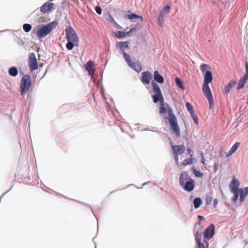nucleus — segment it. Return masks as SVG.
Instances as JSON below:
<instances>
[{
	"instance_id": "f257e3e1",
	"label": "nucleus",
	"mask_w": 248,
	"mask_h": 248,
	"mask_svg": "<svg viewBox=\"0 0 248 248\" xmlns=\"http://www.w3.org/2000/svg\"><path fill=\"white\" fill-rule=\"evenodd\" d=\"M152 85L153 91L155 93V94L152 96L154 102L156 103L158 101L160 102L159 113L161 114L168 113V116L166 117V119L169 122L171 130L177 137H180L181 135L180 129L176 115L173 112L170 105L168 104L164 103L163 96L159 86L154 82H153Z\"/></svg>"
},
{
	"instance_id": "f03ea898",
	"label": "nucleus",
	"mask_w": 248,
	"mask_h": 248,
	"mask_svg": "<svg viewBox=\"0 0 248 248\" xmlns=\"http://www.w3.org/2000/svg\"><path fill=\"white\" fill-rule=\"evenodd\" d=\"M213 79V77L212 76V72L210 71H207L204 76V82L202 88V91L204 95L208 100L209 108L210 109H212L213 108L214 99L209 84L212 82Z\"/></svg>"
},
{
	"instance_id": "7ed1b4c3",
	"label": "nucleus",
	"mask_w": 248,
	"mask_h": 248,
	"mask_svg": "<svg viewBox=\"0 0 248 248\" xmlns=\"http://www.w3.org/2000/svg\"><path fill=\"white\" fill-rule=\"evenodd\" d=\"M179 183L183 189L187 192L192 191L195 185V182L187 171H182L179 176Z\"/></svg>"
},
{
	"instance_id": "20e7f679",
	"label": "nucleus",
	"mask_w": 248,
	"mask_h": 248,
	"mask_svg": "<svg viewBox=\"0 0 248 248\" xmlns=\"http://www.w3.org/2000/svg\"><path fill=\"white\" fill-rule=\"evenodd\" d=\"M66 38L67 43L66 47L68 50H72L74 46H78L79 44L78 36L72 27H68L65 30Z\"/></svg>"
},
{
	"instance_id": "39448f33",
	"label": "nucleus",
	"mask_w": 248,
	"mask_h": 248,
	"mask_svg": "<svg viewBox=\"0 0 248 248\" xmlns=\"http://www.w3.org/2000/svg\"><path fill=\"white\" fill-rule=\"evenodd\" d=\"M57 25V23L55 21H53L46 25L43 26L37 31L36 33L37 36L39 38L45 37L48 34L50 33L51 31L55 28Z\"/></svg>"
},
{
	"instance_id": "423d86ee",
	"label": "nucleus",
	"mask_w": 248,
	"mask_h": 248,
	"mask_svg": "<svg viewBox=\"0 0 248 248\" xmlns=\"http://www.w3.org/2000/svg\"><path fill=\"white\" fill-rule=\"evenodd\" d=\"M31 85V78L29 75H25L22 78L20 81V93L21 95L26 94L30 90Z\"/></svg>"
},
{
	"instance_id": "0eeeda50",
	"label": "nucleus",
	"mask_w": 248,
	"mask_h": 248,
	"mask_svg": "<svg viewBox=\"0 0 248 248\" xmlns=\"http://www.w3.org/2000/svg\"><path fill=\"white\" fill-rule=\"evenodd\" d=\"M171 148L175 161L178 165L179 164L178 155L184 153L185 151V147L183 145H174L171 142Z\"/></svg>"
},
{
	"instance_id": "6e6552de",
	"label": "nucleus",
	"mask_w": 248,
	"mask_h": 248,
	"mask_svg": "<svg viewBox=\"0 0 248 248\" xmlns=\"http://www.w3.org/2000/svg\"><path fill=\"white\" fill-rule=\"evenodd\" d=\"M29 66L30 70L33 71L38 69V65L34 53H31L29 56Z\"/></svg>"
},
{
	"instance_id": "1a4fd4ad",
	"label": "nucleus",
	"mask_w": 248,
	"mask_h": 248,
	"mask_svg": "<svg viewBox=\"0 0 248 248\" xmlns=\"http://www.w3.org/2000/svg\"><path fill=\"white\" fill-rule=\"evenodd\" d=\"M195 238L199 248H208L209 244L207 241L204 239L202 242V234L199 233L198 231L196 232L195 234Z\"/></svg>"
},
{
	"instance_id": "9d476101",
	"label": "nucleus",
	"mask_w": 248,
	"mask_h": 248,
	"mask_svg": "<svg viewBox=\"0 0 248 248\" xmlns=\"http://www.w3.org/2000/svg\"><path fill=\"white\" fill-rule=\"evenodd\" d=\"M214 233L215 227L213 224H211L205 230L204 238L209 240L213 236Z\"/></svg>"
},
{
	"instance_id": "9b49d317",
	"label": "nucleus",
	"mask_w": 248,
	"mask_h": 248,
	"mask_svg": "<svg viewBox=\"0 0 248 248\" xmlns=\"http://www.w3.org/2000/svg\"><path fill=\"white\" fill-rule=\"evenodd\" d=\"M152 78V75L149 71H145L141 74V80L144 84H149Z\"/></svg>"
},
{
	"instance_id": "f8f14e48",
	"label": "nucleus",
	"mask_w": 248,
	"mask_h": 248,
	"mask_svg": "<svg viewBox=\"0 0 248 248\" xmlns=\"http://www.w3.org/2000/svg\"><path fill=\"white\" fill-rule=\"evenodd\" d=\"M54 4L53 3L48 2L45 3L41 7L40 10L42 13L46 14L50 12L54 9Z\"/></svg>"
},
{
	"instance_id": "ddd939ff",
	"label": "nucleus",
	"mask_w": 248,
	"mask_h": 248,
	"mask_svg": "<svg viewBox=\"0 0 248 248\" xmlns=\"http://www.w3.org/2000/svg\"><path fill=\"white\" fill-rule=\"evenodd\" d=\"M240 185L239 181L233 177L230 184V188L232 192H235L238 191V187Z\"/></svg>"
},
{
	"instance_id": "4468645a",
	"label": "nucleus",
	"mask_w": 248,
	"mask_h": 248,
	"mask_svg": "<svg viewBox=\"0 0 248 248\" xmlns=\"http://www.w3.org/2000/svg\"><path fill=\"white\" fill-rule=\"evenodd\" d=\"M238 194L240 195V202L244 201L246 197L248 195V186L244 189L240 188L238 190Z\"/></svg>"
},
{
	"instance_id": "2eb2a0df",
	"label": "nucleus",
	"mask_w": 248,
	"mask_h": 248,
	"mask_svg": "<svg viewBox=\"0 0 248 248\" xmlns=\"http://www.w3.org/2000/svg\"><path fill=\"white\" fill-rule=\"evenodd\" d=\"M86 68L90 75H93L95 72L94 63L92 61H89L86 64Z\"/></svg>"
},
{
	"instance_id": "dca6fc26",
	"label": "nucleus",
	"mask_w": 248,
	"mask_h": 248,
	"mask_svg": "<svg viewBox=\"0 0 248 248\" xmlns=\"http://www.w3.org/2000/svg\"><path fill=\"white\" fill-rule=\"evenodd\" d=\"M154 78L155 81L160 84L163 83L164 81L163 77L159 74L157 71H155L154 72Z\"/></svg>"
},
{
	"instance_id": "f3484780",
	"label": "nucleus",
	"mask_w": 248,
	"mask_h": 248,
	"mask_svg": "<svg viewBox=\"0 0 248 248\" xmlns=\"http://www.w3.org/2000/svg\"><path fill=\"white\" fill-rule=\"evenodd\" d=\"M128 65L138 72H140L142 69V66L139 62H132Z\"/></svg>"
},
{
	"instance_id": "a211bd4d",
	"label": "nucleus",
	"mask_w": 248,
	"mask_h": 248,
	"mask_svg": "<svg viewBox=\"0 0 248 248\" xmlns=\"http://www.w3.org/2000/svg\"><path fill=\"white\" fill-rule=\"evenodd\" d=\"M240 146L239 142H236L231 148V149L226 153V156H230L232 155L238 148Z\"/></svg>"
},
{
	"instance_id": "6ab92c4d",
	"label": "nucleus",
	"mask_w": 248,
	"mask_h": 248,
	"mask_svg": "<svg viewBox=\"0 0 248 248\" xmlns=\"http://www.w3.org/2000/svg\"><path fill=\"white\" fill-rule=\"evenodd\" d=\"M170 9V6L166 5L164 7V8L161 11V12L159 15L158 19V21L159 22H160V20L161 16V17H162L166 14L169 13Z\"/></svg>"
},
{
	"instance_id": "aec40b11",
	"label": "nucleus",
	"mask_w": 248,
	"mask_h": 248,
	"mask_svg": "<svg viewBox=\"0 0 248 248\" xmlns=\"http://www.w3.org/2000/svg\"><path fill=\"white\" fill-rule=\"evenodd\" d=\"M247 80H248V77H246L244 76L239 81L237 90H240V89L243 88L244 87Z\"/></svg>"
},
{
	"instance_id": "412c9836",
	"label": "nucleus",
	"mask_w": 248,
	"mask_h": 248,
	"mask_svg": "<svg viewBox=\"0 0 248 248\" xmlns=\"http://www.w3.org/2000/svg\"><path fill=\"white\" fill-rule=\"evenodd\" d=\"M236 81L234 80L231 81L225 87L224 90L226 93L228 94L230 93L232 88L235 84Z\"/></svg>"
},
{
	"instance_id": "4be33fe9",
	"label": "nucleus",
	"mask_w": 248,
	"mask_h": 248,
	"mask_svg": "<svg viewBox=\"0 0 248 248\" xmlns=\"http://www.w3.org/2000/svg\"><path fill=\"white\" fill-rule=\"evenodd\" d=\"M117 46L124 51V49L128 47V42L127 41L118 42Z\"/></svg>"
},
{
	"instance_id": "5701e85b",
	"label": "nucleus",
	"mask_w": 248,
	"mask_h": 248,
	"mask_svg": "<svg viewBox=\"0 0 248 248\" xmlns=\"http://www.w3.org/2000/svg\"><path fill=\"white\" fill-rule=\"evenodd\" d=\"M128 36V32L122 31H117L115 33V36L118 38H124Z\"/></svg>"
},
{
	"instance_id": "b1692460",
	"label": "nucleus",
	"mask_w": 248,
	"mask_h": 248,
	"mask_svg": "<svg viewBox=\"0 0 248 248\" xmlns=\"http://www.w3.org/2000/svg\"><path fill=\"white\" fill-rule=\"evenodd\" d=\"M125 17H126V18H127L128 19H130V20H132V19H139V18H140V19L141 21H143V18H142V17L141 16H140L139 15H136V14H131L127 15Z\"/></svg>"
},
{
	"instance_id": "393cba45",
	"label": "nucleus",
	"mask_w": 248,
	"mask_h": 248,
	"mask_svg": "<svg viewBox=\"0 0 248 248\" xmlns=\"http://www.w3.org/2000/svg\"><path fill=\"white\" fill-rule=\"evenodd\" d=\"M9 74L12 77L16 76L18 74L17 69L15 67H12L9 69Z\"/></svg>"
},
{
	"instance_id": "a878e982",
	"label": "nucleus",
	"mask_w": 248,
	"mask_h": 248,
	"mask_svg": "<svg viewBox=\"0 0 248 248\" xmlns=\"http://www.w3.org/2000/svg\"><path fill=\"white\" fill-rule=\"evenodd\" d=\"M192 155H190V157L185 159L182 162V165L183 166H187L189 165H191L193 163V158L191 157Z\"/></svg>"
},
{
	"instance_id": "bb28decb",
	"label": "nucleus",
	"mask_w": 248,
	"mask_h": 248,
	"mask_svg": "<svg viewBox=\"0 0 248 248\" xmlns=\"http://www.w3.org/2000/svg\"><path fill=\"white\" fill-rule=\"evenodd\" d=\"M202 203V200L200 198H196L194 200L193 204L195 208H198L200 207Z\"/></svg>"
},
{
	"instance_id": "cd10ccee",
	"label": "nucleus",
	"mask_w": 248,
	"mask_h": 248,
	"mask_svg": "<svg viewBox=\"0 0 248 248\" xmlns=\"http://www.w3.org/2000/svg\"><path fill=\"white\" fill-rule=\"evenodd\" d=\"M175 82L178 87L181 88L182 90L185 89V86L183 85V83L181 81V79L179 78H175Z\"/></svg>"
},
{
	"instance_id": "c85d7f7f",
	"label": "nucleus",
	"mask_w": 248,
	"mask_h": 248,
	"mask_svg": "<svg viewBox=\"0 0 248 248\" xmlns=\"http://www.w3.org/2000/svg\"><path fill=\"white\" fill-rule=\"evenodd\" d=\"M123 54L125 60L126 61V62H127L128 65H129V64L131 62H132V61L130 59V56L128 54H126L124 51L123 52Z\"/></svg>"
},
{
	"instance_id": "c756f323",
	"label": "nucleus",
	"mask_w": 248,
	"mask_h": 248,
	"mask_svg": "<svg viewBox=\"0 0 248 248\" xmlns=\"http://www.w3.org/2000/svg\"><path fill=\"white\" fill-rule=\"evenodd\" d=\"M186 108H187L188 111L189 112V113L190 114H191V113L194 112V110L193 109V107L190 103H189V102H187L186 104Z\"/></svg>"
},
{
	"instance_id": "7c9ffc66",
	"label": "nucleus",
	"mask_w": 248,
	"mask_h": 248,
	"mask_svg": "<svg viewBox=\"0 0 248 248\" xmlns=\"http://www.w3.org/2000/svg\"><path fill=\"white\" fill-rule=\"evenodd\" d=\"M193 174L197 177H202L203 173L197 170L196 169L192 168V169Z\"/></svg>"
},
{
	"instance_id": "2f4dec72",
	"label": "nucleus",
	"mask_w": 248,
	"mask_h": 248,
	"mask_svg": "<svg viewBox=\"0 0 248 248\" xmlns=\"http://www.w3.org/2000/svg\"><path fill=\"white\" fill-rule=\"evenodd\" d=\"M23 30L26 32H29L31 29V26L29 24H25L23 26Z\"/></svg>"
},
{
	"instance_id": "473e14b6",
	"label": "nucleus",
	"mask_w": 248,
	"mask_h": 248,
	"mask_svg": "<svg viewBox=\"0 0 248 248\" xmlns=\"http://www.w3.org/2000/svg\"><path fill=\"white\" fill-rule=\"evenodd\" d=\"M207 69H210V67L208 65H207L206 64L202 63L200 66V69H201V71L203 73L205 72V71Z\"/></svg>"
},
{
	"instance_id": "72a5a7b5",
	"label": "nucleus",
	"mask_w": 248,
	"mask_h": 248,
	"mask_svg": "<svg viewBox=\"0 0 248 248\" xmlns=\"http://www.w3.org/2000/svg\"><path fill=\"white\" fill-rule=\"evenodd\" d=\"M194 123L196 124H199V120H198V116H197L196 114H195L194 113V112L190 114Z\"/></svg>"
},
{
	"instance_id": "f704fd0d",
	"label": "nucleus",
	"mask_w": 248,
	"mask_h": 248,
	"mask_svg": "<svg viewBox=\"0 0 248 248\" xmlns=\"http://www.w3.org/2000/svg\"><path fill=\"white\" fill-rule=\"evenodd\" d=\"M232 193L234 194V196L232 197V200L234 202H236L238 200V198L239 197L238 191H235V192H232Z\"/></svg>"
},
{
	"instance_id": "c9c22d12",
	"label": "nucleus",
	"mask_w": 248,
	"mask_h": 248,
	"mask_svg": "<svg viewBox=\"0 0 248 248\" xmlns=\"http://www.w3.org/2000/svg\"><path fill=\"white\" fill-rule=\"evenodd\" d=\"M95 11L99 15H101L102 13V9L99 6H96L95 7Z\"/></svg>"
},
{
	"instance_id": "e433bc0d",
	"label": "nucleus",
	"mask_w": 248,
	"mask_h": 248,
	"mask_svg": "<svg viewBox=\"0 0 248 248\" xmlns=\"http://www.w3.org/2000/svg\"><path fill=\"white\" fill-rule=\"evenodd\" d=\"M245 68H246V74L244 75L246 77H248V62H246L245 64Z\"/></svg>"
},
{
	"instance_id": "4c0bfd02",
	"label": "nucleus",
	"mask_w": 248,
	"mask_h": 248,
	"mask_svg": "<svg viewBox=\"0 0 248 248\" xmlns=\"http://www.w3.org/2000/svg\"><path fill=\"white\" fill-rule=\"evenodd\" d=\"M214 171H217L218 168V167H219V164L218 163H215L214 164Z\"/></svg>"
},
{
	"instance_id": "58836bf2",
	"label": "nucleus",
	"mask_w": 248,
	"mask_h": 248,
	"mask_svg": "<svg viewBox=\"0 0 248 248\" xmlns=\"http://www.w3.org/2000/svg\"><path fill=\"white\" fill-rule=\"evenodd\" d=\"M136 30H137V28L134 27V28H131L128 31H127V32H128V36L130 35V33L131 32L135 31Z\"/></svg>"
},
{
	"instance_id": "ea45409f",
	"label": "nucleus",
	"mask_w": 248,
	"mask_h": 248,
	"mask_svg": "<svg viewBox=\"0 0 248 248\" xmlns=\"http://www.w3.org/2000/svg\"><path fill=\"white\" fill-rule=\"evenodd\" d=\"M201 156H202V163L203 164V165H205V158H204V157L203 156V154H201Z\"/></svg>"
},
{
	"instance_id": "a19ab883",
	"label": "nucleus",
	"mask_w": 248,
	"mask_h": 248,
	"mask_svg": "<svg viewBox=\"0 0 248 248\" xmlns=\"http://www.w3.org/2000/svg\"><path fill=\"white\" fill-rule=\"evenodd\" d=\"M211 202H212V198H211L210 197V198H209V199H208V198L206 199V203L207 204H210Z\"/></svg>"
},
{
	"instance_id": "79ce46f5",
	"label": "nucleus",
	"mask_w": 248,
	"mask_h": 248,
	"mask_svg": "<svg viewBox=\"0 0 248 248\" xmlns=\"http://www.w3.org/2000/svg\"><path fill=\"white\" fill-rule=\"evenodd\" d=\"M160 21V22H159L158 21L159 24L160 25V26H162V24H163V22H164V21H163V16L162 17H161Z\"/></svg>"
},
{
	"instance_id": "37998d69",
	"label": "nucleus",
	"mask_w": 248,
	"mask_h": 248,
	"mask_svg": "<svg viewBox=\"0 0 248 248\" xmlns=\"http://www.w3.org/2000/svg\"><path fill=\"white\" fill-rule=\"evenodd\" d=\"M217 199H215L213 202V204L215 206H216L217 204Z\"/></svg>"
},
{
	"instance_id": "c03bdc74",
	"label": "nucleus",
	"mask_w": 248,
	"mask_h": 248,
	"mask_svg": "<svg viewBox=\"0 0 248 248\" xmlns=\"http://www.w3.org/2000/svg\"><path fill=\"white\" fill-rule=\"evenodd\" d=\"M187 152H188V154H190L191 152V150L189 148H188L187 149Z\"/></svg>"
},
{
	"instance_id": "a18cd8bd",
	"label": "nucleus",
	"mask_w": 248,
	"mask_h": 248,
	"mask_svg": "<svg viewBox=\"0 0 248 248\" xmlns=\"http://www.w3.org/2000/svg\"><path fill=\"white\" fill-rule=\"evenodd\" d=\"M199 218H201V219H203L204 217L202 216H199Z\"/></svg>"
}]
</instances>
